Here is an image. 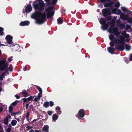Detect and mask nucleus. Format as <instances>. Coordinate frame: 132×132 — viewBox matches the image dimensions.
I'll return each mask as SVG.
<instances>
[{
    "mask_svg": "<svg viewBox=\"0 0 132 132\" xmlns=\"http://www.w3.org/2000/svg\"><path fill=\"white\" fill-rule=\"evenodd\" d=\"M46 14L45 13L37 11L32 14L31 16L32 18L36 20V23L39 24L44 23L46 20Z\"/></svg>",
    "mask_w": 132,
    "mask_h": 132,
    "instance_id": "nucleus-1",
    "label": "nucleus"
},
{
    "mask_svg": "<svg viewBox=\"0 0 132 132\" xmlns=\"http://www.w3.org/2000/svg\"><path fill=\"white\" fill-rule=\"evenodd\" d=\"M102 12L103 16L106 17L105 19L107 21H109L111 20L112 17L110 15L111 13L110 10L108 8H105L102 10Z\"/></svg>",
    "mask_w": 132,
    "mask_h": 132,
    "instance_id": "nucleus-2",
    "label": "nucleus"
},
{
    "mask_svg": "<svg viewBox=\"0 0 132 132\" xmlns=\"http://www.w3.org/2000/svg\"><path fill=\"white\" fill-rule=\"evenodd\" d=\"M109 38L111 40L110 43V45L112 47H114L115 46V44H118V39L115 38L113 35L110 34L109 36Z\"/></svg>",
    "mask_w": 132,
    "mask_h": 132,
    "instance_id": "nucleus-3",
    "label": "nucleus"
},
{
    "mask_svg": "<svg viewBox=\"0 0 132 132\" xmlns=\"http://www.w3.org/2000/svg\"><path fill=\"white\" fill-rule=\"evenodd\" d=\"M44 6L45 4L43 2H40L38 4H35L33 5L34 8L36 10H38L40 11L44 10Z\"/></svg>",
    "mask_w": 132,
    "mask_h": 132,
    "instance_id": "nucleus-4",
    "label": "nucleus"
},
{
    "mask_svg": "<svg viewBox=\"0 0 132 132\" xmlns=\"http://www.w3.org/2000/svg\"><path fill=\"white\" fill-rule=\"evenodd\" d=\"M101 3H104V5L105 7H113L114 3L112 0H100Z\"/></svg>",
    "mask_w": 132,
    "mask_h": 132,
    "instance_id": "nucleus-5",
    "label": "nucleus"
},
{
    "mask_svg": "<svg viewBox=\"0 0 132 132\" xmlns=\"http://www.w3.org/2000/svg\"><path fill=\"white\" fill-rule=\"evenodd\" d=\"M54 8V6H52L48 7L46 10V12H47V18H50L53 16L54 14V12L52 10Z\"/></svg>",
    "mask_w": 132,
    "mask_h": 132,
    "instance_id": "nucleus-6",
    "label": "nucleus"
},
{
    "mask_svg": "<svg viewBox=\"0 0 132 132\" xmlns=\"http://www.w3.org/2000/svg\"><path fill=\"white\" fill-rule=\"evenodd\" d=\"M6 59H4L0 61V69L1 71L7 69L8 64L6 63Z\"/></svg>",
    "mask_w": 132,
    "mask_h": 132,
    "instance_id": "nucleus-7",
    "label": "nucleus"
},
{
    "mask_svg": "<svg viewBox=\"0 0 132 132\" xmlns=\"http://www.w3.org/2000/svg\"><path fill=\"white\" fill-rule=\"evenodd\" d=\"M85 116V110L83 109H81L79 111L77 114L76 116L80 119L84 117Z\"/></svg>",
    "mask_w": 132,
    "mask_h": 132,
    "instance_id": "nucleus-8",
    "label": "nucleus"
},
{
    "mask_svg": "<svg viewBox=\"0 0 132 132\" xmlns=\"http://www.w3.org/2000/svg\"><path fill=\"white\" fill-rule=\"evenodd\" d=\"M121 34L123 36L126 38V39L125 40V41H126L127 42H129L130 40V39L129 38V35L127 33L126 31H123L121 32Z\"/></svg>",
    "mask_w": 132,
    "mask_h": 132,
    "instance_id": "nucleus-9",
    "label": "nucleus"
},
{
    "mask_svg": "<svg viewBox=\"0 0 132 132\" xmlns=\"http://www.w3.org/2000/svg\"><path fill=\"white\" fill-rule=\"evenodd\" d=\"M5 39L7 41V43L9 44H11L12 43L13 37L10 35H7Z\"/></svg>",
    "mask_w": 132,
    "mask_h": 132,
    "instance_id": "nucleus-10",
    "label": "nucleus"
},
{
    "mask_svg": "<svg viewBox=\"0 0 132 132\" xmlns=\"http://www.w3.org/2000/svg\"><path fill=\"white\" fill-rule=\"evenodd\" d=\"M120 39H118V44L119 43L121 44L124 45L125 44V37L123 36H120L119 37Z\"/></svg>",
    "mask_w": 132,
    "mask_h": 132,
    "instance_id": "nucleus-11",
    "label": "nucleus"
},
{
    "mask_svg": "<svg viewBox=\"0 0 132 132\" xmlns=\"http://www.w3.org/2000/svg\"><path fill=\"white\" fill-rule=\"evenodd\" d=\"M125 13H123L121 14L120 15V18L122 19L123 20H126L127 21L129 16L128 14H125Z\"/></svg>",
    "mask_w": 132,
    "mask_h": 132,
    "instance_id": "nucleus-12",
    "label": "nucleus"
},
{
    "mask_svg": "<svg viewBox=\"0 0 132 132\" xmlns=\"http://www.w3.org/2000/svg\"><path fill=\"white\" fill-rule=\"evenodd\" d=\"M115 48L119 50L120 51H122L124 49L123 45H118L115 46Z\"/></svg>",
    "mask_w": 132,
    "mask_h": 132,
    "instance_id": "nucleus-13",
    "label": "nucleus"
},
{
    "mask_svg": "<svg viewBox=\"0 0 132 132\" xmlns=\"http://www.w3.org/2000/svg\"><path fill=\"white\" fill-rule=\"evenodd\" d=\"M113 47L110 46L109 47L107 48V50L110 53L112 54L113 52L116 50V49H115Z\"/></svg>",
    "mask_w": 132,
    "mask_h": 132,
    "instance_id": "nucleus-14",
    "label": "nucleus"
},
{
    "mask_svg": "<svg viewBox=\"0 0 132 132\" xmlns=\"http://www.w3.org/2000/svg\"><path fill=\"white\" fill-rule=\"evenodd\" d=\"M32 10V7L30 5H27L25 8V12L27 13L29 12H31Z\"/></svg>",
    "mask_w": 132,
    "mask_h": 132,
    "instance_id": "nucleus-15",
    "label": "nucleus"
},
{
    "mask_svg": "<svg viewBox=\"0 0 132 132\" xmlns=\"http://www.w3.org/2000/svg\"><path fill=\"white\" fill-rule=\"evenodd\" d=\"M36 88L39 90V93H38V98H41V97L42 94V88L39 86H36Z\"/></svg>",
    "mask_w": 132,
    "mask_h": 132,
    "instance_id": "nucleus-16",
    "label": "nucleus"
},
{
    "mask_svg": "<svg viewBox=\"0 0 132 132\" xmlns=\"http://www.w3.org/2000/svg\"><path fill=\"white\" fill-rule=\"evenodd\" d=\"M118 30V28L117 27H114L113 28L110 29V31L111 33L114 34Z\"/></svg>",
    "mask_w": 132,
    "mask_h": 132,
    "instance_id": "nucleus-17",
    "label": "nucleus"
},
{
    "mask_svg": "<svg viewBox=\"0 0 132 132\" xmlns=\"http://www.w3.org/2000/svg\"><path fill=\"white\" fill-rule=\"evenodd\" d=\"M30 23L29 21H25L21 22L20 23V25L22 26H27Z\"/></svg>",
    "mask_w": 132,
    "mask_h": 132,
    "instance_id": "nucleus-18",
    "label": "nucleus"
},
{
    "mask_svg": "<svg viewBox=\"0 0 132 132\" xmlns=\"http://www.w3.org/2000/svg\"><path fill=\"white\" fill-rule=\"evenodd\" d=\"M11 117V116L10 115H8L5 118L4 124L7 125L9 122L8 119H10Z\"/></svg>",
    "mask_w": 132,
    "mask_h": 132,
    "instance_id": "nucleus-19",
    "label": "nucleus"
},
{
    "mask_svg": "<svg viewBox=\"0 0 132 132\" xmlns=\"http://www.w3.org/2000/svg\"><path fill=\"white\" fill-rule=\"evenodd\" d=\"M107 23L108 25L110 24L111 27H113L114 26L115 21L114 19H112L110 21V22H108Z\"/></svg>",
    "mask_w": 132,
    "mask_h": 132,
    "instance_id": "nucleus-20",
    "label": "nucleus"
},
{
    "mask_svg": "<svg viewBox=\"0 0 132 132\" xmlns=\"http://www.w3.org/2000/svg\"><path fill=\"white\" fill-rule=\"evenodd\" d=\"M49 127L48 125H45L44 126L42 129V130L44 132H48Z\"/></svg>",
    "mask_w": 132,
    "mask_h": 132,
    "instance_id": "nucleus-21",
    "label": "nucleus"
},
{
    "mask_svg": "<svg viewBox=\"0 0 132 132\" xmlns=\"http://www.w3.org/2000/svg\"><path fill=\"white\" fill-rule=\"evenodd\" d=\"M103 25L101 26V28L103 30H106L108 27V23L107 24L105 23V24H103Z\"/></svg>",
    "mask_w": 132,
    "mask_h": 132,
    "instance_id": "nucleus-22",
    "label": "nucleus"
},
{
    "mask_svg": "<svg viewBox=\"0 0 132 132\" xmlns=\"http://www.w3.org/2000/svg\"><path fill=\"white\" fill-rule=\"evenodd\" d=\"M57 21L59 24H61L63 22L62 17H61L57 19Z\"/></svg>",
    "mask_w": 132,
    "mask_h": 132,
    "instance_id": "nucleus-23",
    "label": "nucleus"
},
{
    "mask_svg": "<svg viewBox=\"0 0 132 132\" xmlns=\"http://www.w3.org/2000/svg\"><path fill=\"white\" fill-rule=\"evenodd\" d=\"M106 20H105L104 19L102 18L100 21V22L101 24L103 25V24L106 23Z\"/></svg>",
    "mask_w": 132,
    "mask_h": 132,
    "instance_id": "nucleus-24",
    "label": "nucleus"
},
{
    "mask_svg": "<svg viewBox=\"0 0 132 132\" xmlns=\"http://www.w3.org/2000/svg\"><path fill=\"white\" fill-rule=\"evenodd\" d=\"M21 93L24 97H26L28 96V93L26 90H23Z\"/></svg>",
    "mask_w": 132,
    "mask_h": 132,
    "instance_id": "nucleus-25",
    "label": "nucleus"
},
{
    "mask_svg": "<svg viewBox=\"0 0 132 132\" xmlns=\"http://www.w3.org/2000/svg\"><path fill=\"white\" fill-rule=\"evenodd\" d=\"M17 123V121L15 120H13L11 122V124L13 126H15Z\"/></svg>",
    "mask_w": 132,
    "mask_h": 132,
    "instance_id": "nucleus-26",
    "label": "nucleus"
},
{
    "mask_svg": "<svg viewBox=\"0 0 132 132\" xmlns=\"http://www.w3.org/2000/svg\"><path fill=\"white\" fill-rule=\"evenodd\" d=\"M59 116L55 114L53 115L52 119L54 121H56L58 118Z\"/></svg>",
    "mask_w": 132,
    "mask_h": 132,
    "instance_id": "nucleus-27",
    "label": "nucleus"
},
{
    "mask_svg": "<svg viewBox=\"0 0 132 132\" xmlns=\"http://www.w3.org/2000/svg\"><path fill=\"white\" fill-rule=\"evenodd\" d=\"M125 47L126 50L127 51L130 50L131 49V46L128 44H126Z\"/></svg>",
    "mask_w": 132,
    "mask_h": 132,
    "instance_id": "nucleus-28",
    "label": "nucleus"
},
{
    "mask_svg": "<svg viewBox=\"0 0 132 132\" xmlns=\"http://www.w3.org/2000/svg\"><path fill=\"white\" fill-rule=\"evenodd\" d=\"M43 105L45 108H47L49 106V103L48 102H46L44 103Z\"/></svg>",
    "mask_w": 132,
    "mask_h": 132,
    "instance_id": "nucleus-29",
    "label": "nucleus"
},
{
    "mask_svg": "<svg viewBox=\"0 0 132 132\" xmlns=\"http://www.w3.org/2000/svg\"><path fill=\"white\" fill-rule=\"evenodd\" d=\"M4 29L2 27H0V35L2 36L4 35V34L3 32Z\"/></svg>",
    "mask_w": 132,
    "mask_h": 132,
    "instance_id": "nucleus-30",
    "label": "nucleus"
},
{
    "mask_svg": "<svg viewBox=\"0 0 132 132\" xmlns=\"http://www.w3.org/2000/svg\"><path fill=\"white\" fill-rule=\"evenodd\" d=\"M119 27L120 28L123 29L125 28V25L123 23H122L119 25Z\"/></svg>",
    "mask_w": 132,
    "mask_h": 132,
    "instance_id": "nucleus-31",
    "label": "nucleus"
},
{
    "mask_svg": "<svg viewBox=\"0 0 132 132\" xmlns=\"http://www.w3.org/2000/svg\"><path fill=\"white\" fill-rule=\"evenodd\" d=\"M57 1V0H52V1L51 3L50 2V5H53L55 4L56 3Z\"/></svg>",
    "mask_w": 132,
    "mask_h": 132,
    "instance_id": "nucleus-32",
    "label": "nucleus"
},
{
    "mask_svg": "<svg viewBox=\"0 0 132 132\" xmlns=\"http://www.w3.org/2000/svg\"><path fill=\"white\" fill-rule=\"evenodd\" d=\"M120 5V3L119 2H116L114 6L115 7L118 8Z\"/></svg>",
    "mask_w": 132,
    "mask_h": 132,
    "instance_id": "nucleus-33",
    "label": "nucleus"
},
{
    "mask_svg": "<svg viewBox=\"0 0 132 132\" xmlns=\"http://www.w3.org/2000/svg\"><path fill=\"white\" fill-rule=\"evenodd\" d=\"M22 100L23 101V104L24 105L25 104V103L26 102H29L28 101V99L26 98H23L22 99Z\"/></svg>",
    "mask_w": 132,
    "mask_h": 132,
    "instance_id": "nucleus-34",
    "label": "nucleus"
},
{
    "mask_svg": "<svg viewBox=\"0 0 132 132\" xmlns=\"http://www.w3.org/2000/svg\"><path fill=\"white\" fill-rule=\"evenodd\" d=\"M34 97L35 96H30L27 98V99H28V101H29L33 100Z\"/></svg>",
    "mask_w": 132,
    "mask_h": 132,
    "instance_id": "nucleus-35",
    "label": "nucleus"
},
{
    "mask_svg": "<svg viewBox=\"0 0 132 132\" xmlns=\"http://www.w3.org/2000/svg\"><path fill=\"white\" fill-rule=\"evenodd\" d=\"M13 107L12 106H10L9 107V112L11 113H12Z\"/></svg>",
    "mask_w": 132,
    "mask_h": 132,
    "instance_id": "nucleus-36",
    "label": "nucleus"
},
{
    "mask_svg": "<svg viewBox=\"0 0 132 132\" xmlns=\"http://www.w3.org/2000/svg\"><path fill=\"white\" fill-rule=\"evenodd\" d=\"M120 34V32L118 30L114 34L117 37H118L119 36V35Z\"/></svg>",
    "mask_w": 132,
    "mask_h": 132,
    "instance_id": "nucleus-37",
    "label": "nucleus"
},
{
    "mask_svg": "<svg viewBox=\"0 0 132 132\" xmlns=\"http://www.w3.org/2000/svg\"><path fill=\"white\" fill-rule=\"evenodd\" d=\"M117 11V8H114L112 10V12L113 14L116 13V12Z\"/></svg>",
    "mask_w": 132,
    "mask_h": 132,
    "instance_id": "nucleus-38",
    "label": "nucleus"
},
{
    "mask_svg": "<svg viewBox=\"0 0 132 132\" xmlns=\"http://www.w3.org/2000/svg\"><path fill=\"white\" fill-rule=\"evenodd\" d=\"M131 28V27L129 25L126 24V27L125 28V29L126 30H127L129 29H130Z\"/></svg>",
    "mask_w": 132,
    "mask_h": 132,
    "instance_id": "nucleus-39",
    "label": "nucleus"
},
{
    "mask_svg": "<svg viewBox=\"0 0 132 132\" xmlns=\"http://www.w3.org/2000/svg\"><path fill=\"white\" fill-rule=\"evenodd\" d=\"M121 10L124 12H127V9L125 7H121Z\"/></svg>",
    "mask_w": 132,
    "mask_h": 132,
    "instance_id": "nucleus-40",
    "label": "nucleus"
},
{
    "mask_svg": "<svg viewBox=\"0 0 132 132\" xmlns=\"http://www.w3.org/2000/svg\"><path fill=\"white\" fill-rule=\"evenodd\" d=\"M127 22L130 23V24L132 26V18H129L127 21Z\"/></svg>",
    "mask_w": 132,
    "mask_h": 132,
    "instance_id": "nucleus-41",
    "label": "nucleus"
},
{
    "mask_svg": "<svg viewBox=\"0 0 132 132\" xmlns=\"http://www.w3.org/2000/svg\"><path fill=\"white\" fill-rule=\"evenodd\" d=\"M54 113V112L52 111H48L47 112V113L48 115L50 116L52 115V114Z\"/></svg>",
    "mask_w": 132,
    "mask_h": 132,
    "instance_id": "nucleus-42",
    "label": "nucleus"
},
{
    "mask_svg": "<svg viewBox=\"0 0 132 132\" xmlns=\"http://www.w3.org/2000/svg\"><path fill=\"white\" fill-rule=\"evenodd\" d=\"M101 3L98 4V7L101 8H103V5L102 3Z\"/></svg>",
    "mask_w": 132,
    "mask_h": 132,
    "instance_id": "nucleus-43",
    "label": "nucleus"
},
{
    "mask_svg": "<svg viewBox=\"0 0 132 132\" xmlns=\"http://www.w3.org/2000/svg\"><path fill=\"white\" fill-rule=\"evenodd\" d=\"M8 69L9 70V71L11 72H12L13 70V68L12 67V65H10V68Z\"/></svg>",
    "mask_w": 132,
    "mask_h": 132,
    "instance_id": "nucleus-44",
    "label": "nucleus"
},
{
    "mask_svg": "<svg viewBox=\"0 0 132 132\" xmlns=\"http://www.w3.org/2000/svg\"><path fill=\"white\" fill-rule=\"evenodd\" d=\"M47 2V5L49 6L50 4V1L51 0H44Z\"/></svg>",
    "mask_w": 132,
    "mask_h": 132,
    "instance_id": "nucleus-45",
    "label": "nucleus"
},
{
    "mask_svg": "<svg viewBox=\"0 0 132 132\" xmlns=\"http://www.w3.org/2000/svg\"><path fill=\"white\" fill-rule=\"evenodd\" d=\"M30 115V114L29 112H28L27 113V114L26 116V118L27 119V120L28 121H29V116Z\"/></svg>",
    "mask_w": 132,
    "mask_h": 132,
    "instance_id": "nucleus-46",
    "label": "nucleus"
},
{
    "mask_svg": "<svg viewBox=\"0 0 132 132\" xmlns=\"http://www.w3.org/2000/svg\"><path fill=\"white\" fill-rule=\"evenodd\" d=\"M117 12L116 13V14H118V15H119L121 14L122 12H121V11L120 9H119L118 10H117Z\"/></svg>",
    "mask_w": 132,
    "mask_h": 132,
    "instance_id": "nucleus-47",
    "label": "nucleus"
},
{
    "mask_svg": "<svg viewBox=\"0 0 132 132\" xmlns=\"http://www.w3.org/2000/svg\"><path fill=\"white\" fill-rule=\"evenodd\" d=\"M32 126H27L26 127V128L27 130H29L30 129H32Z\"/></svg>",
    "mask_w": 132,
    "mask_h": 132,
    "instance_id": "nucleus-48",
    "label": "nucleus"
},
{
    "mask_svg": "<svg viewBox=\"0 0 132 132\" xmlns=\"http://www.w3.org/2000/svg\"><path fill=\"white\" fill-rule=\"evenodd\" d=\"M16 101L18 102V101L16 100V101L13 102L12 103V105L14 106L16 105L17 103Z\"/></svg>",
    "mask_w": 132,
    "mask_h": 132,
    "instance_id": "nucleus-49",
    "label": "nucleus"
},
{
    "mask_svg": "<svg viewBox=\"0 0 132 132\" xmlns=\"http://www.w3.org/2000/svg\"><path fill=\"white\" fill-rule=\"evenodd\" d=\"M121 21L120 20V19L118 20H117V21H116V22L117 25L119 24L120 23H121Z\"/></svg>",
    "mask_w": 132,
    "mask_h": 132,
    "instance_id": "nucleus-50",
    "label": "nucleus"
},
{
    "mask_svg": "<svg viewBox=\"0 0 132 132\" xmlns=\"http://www.w3.org/2000/svg\"><path fill=\"white\" fill-rule=\"evenodd\" d=\"M40 98H38V95L37 98L35 97V98L34 99V101L35 102H37L38 101V100H40Z\"/></svg>",
    "mask_w": 132,
    "mask_h": 132,
    "instance_id": "nucleus-51",
    "label": "nucleus"
},
{
    "mask_svg": "<svg viewBox=\"0 0 132 132\" xmlns=\"http://www.w3.org/2000/svg\"><path fill=\"white\" fill-rule=\"evenodd\" d=\"M50 106L51 107L52 106L54 105V103L52 101H50Z\"/></svg>",
    "mask_w": 132,
    "mask_h": 132,
    "instance_id": "nucleus-52",
    "label": "nucleus"
},
{
    "mask_svg": "<svg viewBox=\"0 0 132 132\" xmlns=\"http://www.w3.org/2000/svg\"><path fill=\"white\" fill-rule=\"evenodd\" d=\"M20 113V111H19L18 112H12V113H11L12 114V116H13L15 114H18L19 113Z\"/></svg>",
    "mask_w": 132,
    "mask_h": 132,
    "instance_id": "nucleus-53",
    "label": "nucleus"
},
{
    "mask_svg": "<svg viewBox=\"0 0 132 132\" xmlns=\"http://www.w3.org/2000/svg\"><path fill=\"white\" fill-rule=\"evenodd\" d=\"M11 130V128H7L6 131V132H10Z\"/></svg>",
    "mask_w": 132,
    "mask_h": 132,
    "instance_id": "nucleus-54",
    "label": "nucleus"
},
{
    "mask_svg": "<svg viewBox=\"0 0 132 132\" xmlns=\"http://www.w3.org/2000/svg\"><path fill=\"white\" fill-rule=\"evenodd\" d=\"M13 58V57L12 56H11V57H9L8 59V61L9 62H11L12 61V59Z\"/></svg>",
    "mask_w": 132,
    "mask_h": 132,
    "instance_id": "nucleus-55",
    "label": "nucleus"
},
{
    "mask_svg": "<svg viewBox=\"0 0 132 132\" xmlns=\"http://www.w3.org/2000/svg\"><path fill=\"white\" fill-rule=\"evenodd\" d=\"M29 104V103H27L26 104V109H27L28 108V106Z\"/></svg>",
    "mask_w": 132,
    "mask_h": 132,
    "instance_id": "nucleus-56",
    "label": "nucleus"
},
{
    "mask_svg": "<svg viewBox=\"0 0 132 132\" xmlns=\"http://www.w3.org/2000/svg\"><path fill=\"white\" fill-rule=\"evenodd\" d=\"M130 56L129 57V59L130 61H132V54H130Z\"/></svg>",
    "mask_w": 132,
    "mask_h": 132,
    "instance_id": "nucleus-57",
    "label": "nucleus"
},
{
    "mask_svg": "<svg viewBox=\"0 0 132 132\" xmlns=\"http://www.w3.org/2000/svg\"><path fill=\"white\" fill-rule=\"evenodd\" d=\"M60 109H60V107L58 106H57L55 108V109L56 110H58V111L60 110Z\"/></svg>",
    "mask_w": 132,
    "mask_h": 132,
    "instance_id": "nucleus-58",
    "label": "nucleus"
},
{
    "mask_svg": "<svg viewBox=\"0 0 132 132\" xmlns=\"http://www.w3.org/2000/svg\"><path fill=\"white\" fill-rule=\"evenodd\" d=\"M57 113L58 114H60L61 113V111H60V110H59L57 111Z\"/></svg>",
    "mask_w": 132,
    "mask_h": 132,
    "instance_id": "nucleus-59",
    "label": "nucleus"
},
{
    "mask_svg": "<svg viewBox=\"0 0 132 132\" xmlns=\"http://www.w3.org/2000/svg\"><path fill=\"white\" fill-rule=\"evenodd\" d=\"M0 132H4L3 128L1 127H0Z\"/></svg>",
    "mask_w": 132,
    "mask_h": 132,
    "instance_id": "nucleus-60",
    "label": "nucleus"
},
{
    "mask_svg": "<svg viewBox=\"0 0 132 132\" xmlns=\"http://www.w3.org/2000/svg\"><path fill=\"white\" fill-rule=\"evenodd\" d=\"M15 96L16 97V98L18 99L19 98H20V96L19 95H15Z\"/></svg>",
    "mask_w": 132,
    "mask_h": 132,
    "instance_id": "nucleus-61",
    "label": "nucleus"
},
{
    "mask_svg": "<svg viewBox=\"0 0 132 132\" xmlns=\"http://www.w3.org/2000/svg\"><path fill=\"white\" fill-rule=\"evenodd\" d=\"M27 69V67H26L24 66L23 67V70L24 71H25Z\"/></svg>",
    "mask_w": 132,
    "mask_h": 132,
    "instance_id": "nucleus-62",
    "label": "nucleus"
},
{
    "mask_svg": "<svg viewBox=\"0 0 132 132\" xmlns=\"http://www.w3.org/2000/svg\"><path fill=\"white\" fill-rule=\"evenodd\" d=\"M127 12L128 13V14H130L132 12L130 10H129V11H127Z\"/></svg>",
    "mask_w": 132,
    "mask_h": 132,
    "instance_id": "nucleus-63",
    "label": "nucleus"
},
{
    "mask_svg": "<svg viewBox=\"0 0 132 132\" xmlns=\"http://www.w3.org/2000/svg\"><path fill=\"white\" fill-rule=\"evenodd\" d=\"M5 73H3L1 75L0 77H3L4 76Z\"/></svg>",
    "mask_w": 132,
    "mask_h": 132,
    "instance_id": "nucleus-64",
    "label": "nucleus"
}]
</instances>
